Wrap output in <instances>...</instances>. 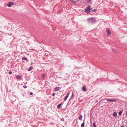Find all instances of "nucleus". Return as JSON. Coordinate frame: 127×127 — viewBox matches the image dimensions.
<instances>
[{
    "label": "nucleus",
    "mask_w": 127,
    "mask_h": 127,
    "mask_svg": "<svg viewBox=\"0 0 127 127\" xmlns=\"http://www.w3.org/2000/svg\"><path fill=\"white\" fill-rule=\"evenodd\" d=\"M71 1L72 3H75L76 2L75 1H74L73 0H71Z\"/></svg>",
    "instance_id": "nucleus-15"
},
{
    "label": "nucleus",
    "mask_w": 127,
    "mask_h": 127,
    "mask_svg": "<svg viewBox=\"0 0 127 127\" xmlns=\"http://www.w3.org/2000/svg\"><path fill=\"white\" fill-rule=\"evenodd\" d=\"M45 76V75H43L42 76V77H44Z\"/></svg>",
    "instance_id": "nucleus-26"
},
{
    "label": "nucleus",
    "mask_w": 127,
    "mask_h": 127,
    "mask_svg": "<svg viewBox=\"0 0 127 127\" xmlns=\"http://www.w3.org/2000/svg\"><path fill=\"white\" fill-rule=\"evenodd\" d=\"M82 115H81L79 118V120H81L82 119Z\"/></svg>",
    "instance_id": "nucleus-12"
},
{
    "label": "nucleus",
    "mask_w": 127,
    "mask_h": 127,
    "mask_svg": "<svg viewBox=\"0 0 127 127\" xmlns=\"http://www.w3.org/2000/svg\"><path fill=\"white\" fill-rule=\"evenodd\" d=\"M85 125V123L84 122L83 123L81 124V127H84Z\"/></svg>",
    "instance_id": "nucleus-14"
},
{
    "label": "nucleus",
    "mask_w": 127,
    "mask_h": 127,
    "mask_svg": "<svg viewBox=\"0 0 127 127\" xmlns=\"http://www.w3.org/2000/svg\"><path fill=\"white\" fill-rule=\"evenodd\" d=\"M27 58H22V59L23 60H26L27 59Z\"/></svg>",
    "instance_id": "nucleus-18"
},
{
    "label": "nucleus",
    "mask_w": 127,
    "mask_h": 127,
    "mask_svg": "<svg viewBox=\"0 0 127 127\" xmlns=\"http://www.w3.org/2000/svg\"><path fill=\"white\" fill-rule=\"evenodd\" d=\"M32 94H33V93L32 92H31L30 94V95H32Z\"/></svg>",
    "instance_id": "nucleus-24"
},
{
    "label": "nucleus",
    "mask_w": 127,
    "mask_h": 127,
    "mask_svg": "<svg viewBox=\"0 0 127 127\" xmlns=\"http://www.w3.org/2000/svg\"><path fill=\"white\" fill-rule=\"evenodd\" d=\"M122 111H120L119 112V115H121L122 114Z\"/></svg>",
    "instance_id": "nucleus-17"
},
{
    "label": "nucleus",
    "mask_w": 127,
    "mask_h": 127,
    "mask_svg": "<svg viewBox=\"0 0 127 127\" xmlns=\"http://www.w3.org/2000/svg\"><path fill=\"white\" fill-rule=\"evenodd\" d=\"M106 31L108 35H109L111 34V31L109 29H107Z\"/></svg>",
    "instance_id": "nucleus-3"
},
{
    "label": "nucleus",
    "mask_w": 127,
    "mask_h": 127,
    "mask_svg": "<svg viewBox=\"0 0 127 127\" xmlns=\"http://www.w3.org/2000/svg\"><path fill=\"white\" fill-rule=\"evenodd\" d=\"M74 96V94L73 93H72V96H71V97L70 98V99L72 98Z\"/></svg>",
    "instance_id": "nucleus-16"
},
{
    "label": "nucleus",
    "mask_w": 127,
    "mask_h": 127,
    "mask_svg": "<svg viewBox=\"0 0 127 127\" xmlns=\"http://www.w3.org/2000/svg\"><path fill=\"white\" fill-rule=\"evenodd\" d=\"M23 87L24 88H27V86L26 85H24L23 86Z\"/></svg>",
    "instance_id": "nucleus-22"
},
{
    "label": "nucleus",
    "mask_w": 127,
    "mask_h": 127,
    "mask_svg": "<svg viewBox=\"0 0 127 127\" xmlns=\"http://www.w3.org/2000/svg\"><path fill=\"white\" fill-rule=\"evenodd\" d=\"M61 104H59L57 106V108H60L61 107Z\"/></svg>",
    "instance_id": "nucleus-11"
},
{
    "label": "nucleus",
    "mask_w": 127,
    "mask_h": 127,
    "mask_svg": "<svg viewBox=\"0 0 127 127\" xmlns=\"http://www.w3.org/2000/svg\"><path fill=\"white\" fill-rule=\"evenodd\" d=\"M92 11L94 12H96L97 11V9H95L93 10H92Z\"/></svg>",
    "instance_id": "nucleus-19"
},
{
    "label": "nucleus",
    "mask_w": 127,
    "mask_h": 127,
    "mask_svg": "<svg viewBox=\"0 0 127 127\" xmlns=\"http://www.w3.org/2000/svg\"><path fill=\"white\" fill-rule=\"evenodd\" d=\"M88 2L90 1L91 0H87Z\"/></svg>",
    "instance_id": "nucleus-25"
},
{
    "label": "nucleus",
    "mask_w": 127,
    "mask_h": 127,
    "mask_svg": "<svg viewBox=\"0 0 127 127\" xmlns=\"http://www.w3.org/2000/svg\"><path fill=\"white\" fill-rule=\"evenodd\" d=\"M89 19L90 20H92V23H94L96 22L95 19L93 18H91Z\"/></svg>",
    "instance_id": "nucleus-5"
},
{
    "label": "nucleus",
    "mask_w": 127,
    "mask_h": 127,
    "mask_svg": "<svg viewBox=\"0 0 127 127\" xmlns=\"http://www.w3.org/2000/svg\"><path fill=\"white\" fill-rule=\"evenodd\" d=\"M14 2H8L7 4V5L9 7H10L11 6L14 4Z\"/></svg>",
    "instance_id": "nucleus-2"
},
{
    "label": "nucleus",
    "mask_w": 127,
    "mask_h": 127,
    "mask_svg": "<svg viewBox=\"0 0 127 127\" xmlns=\"http://www.w3.org/2000/svg\"><path fill=\"white\" fill-rule=\"evenodd\" d=\"M12 73V72L11 71H9V73L10 74H11Z\"/></svg>",
    "instance_id": "nucleus-21"
},
{
    "label": "nucleus",
    "mask_w": 127,
    "mask_h": 127,
    "mask_svg": "<svg viewBox=\"0 0 127 127\" xmlns=\"http://www.w3.org/2000/svg\"><path fill=\"white\" fill-rule=\"evenodd\" d=\"M98 102V101L97 100L96 101V102Z\"/></svg>",
    "instance_id": "nucleus-28"
},
{
    "label": "nucleus",
    "mask_w": 127,
    "mask_h": 127,
    "mask_svg": "<svg viewBox=\"0 0 127 127\" xmlns=\"http://www.w3.org/2000/svg\"><path fill=\"white\" fill-rule=\"evenodd\" d=\"M61 88V87H57L55 88L54 90L55 91H59Z\"/></svg>",
    "instance_id": "nucleus-4"
},
{
    "label": "nucleus",
    "mask_w": 127,
    "mask_h": 127,
    "mask_svg": "<svg viewBox=\"0 0 127 127\" xmlns=\"http://www.w3.org/2000/svg\"><path fill=\"white\" fill-rule=\"evenodd\" d=\"M93 125L94 127H96V126L95 123H93Z\"/></svg>",
    "instance_id": "nucleus-20"
},
{
    "label": "nucleus",
    "mask_w": 127,
    "mask_h": 127,
    "mask_svg": "<svg viewBox=\"0 0 127 127\" xmlns=\"http://www.w3.org/2000/svg\"><path fill=\"white\" fill-rule=\"evenodd\" d=\"M32 69V67L31 66L29 67V68L28 69V71H30Z\"/></svg>",
    "instance_id": "nucleus-10"
},
{
    "label": "nucleus",
    "mask_w": 127,
    "mask_h": 127,
    "mask_svg": "<svg viewBox=\"0 0 127 127\" xmlns=\"http://www.w3.org/2000/svg\"><path fill=\"white\" fill-rule=\"evenodd\" d=\"M107 101H111V102H113L115 101V100L113 99H106Z\"/></svg>",
    "instance_id": "nucleus-6"
},
{
    "label": "nucleus",
    "mask_w": 127,
    "mask_h": 127,
    "mask_svg": "<svg viewBox=\"0 0 127 127\" xmlns=\"http://www.w3.org/2000/svg\"><path fill=\"white\" fill-rule=\"evenodd\" d=\"M92 8L90 5L88 6L85 10V12L86 13H89L90 12L91 10H92Z\"/></svg>",
    "instance_id": "nucleus-1"
},
{
    "label": "nucleus",
    "mask_w": 127,
    "mask_h": 127,
    "mask_svg": "<svg viewBox=\"0 0 127 127\" xmlns=\"http://www.w3.org/2000/svg\"><path fill=\"white\" fill-rule=\"evenodd\" d=\"M117 115V113L116 112H115L113 114V116L114 117H116Z\"/></svg>",
    "instance_id": "nucleus-9"
},
{
    "label": "nucleus",
    "mask_w": 127,
    "mask_h": 127,
    "mask_svg": "<svg viewBox=\"0 0 127 127\" xmlns=\"http://www.w3.org/2000/svg\"><path fill=\"white\" fill-rule=\"evenodd\" d=\"M55 93H54L53 94V96H54L55 95Z\"/></svg>",
    "instance_id": "nucleus-23"
},
{
    "label": "nucleus",
    "mask_w": 127,
    "mask_h": 127,
    "mask_svg": "<svg viewBox=\"0 0 127 127\" xmlns=\"http://www.w3.org/2000/svg\"><path fill=\"white\" fill-rule=\"evenodd\" d=\"M21 77L19 75H17L16 76L17 79H20Z\"/></svg>",
    "instance_id": "nucleus-13"
},
{
    "label": "nucleus",
    "mask_w": 127,
    "mask_h": 127,
    "mask_svg": "<svg viewBox=\"0 0 127 127\" xmlns=\"http://www.w3.org/2000/svg\"><path fill=\"white\" fill-rule=\"evenodd\" d=\"M126 115L127 116V111L126 112Z\"/></svg>",
    "instance_id": "nucleus-29"
},
{
    "label": "nucleus",
    "mask_w": 127,
    "mask_h": 127,
    "mask_svg": "<svg viewBox=\"0 0 127 127\" xmlns=\"http://www.w3.org/2000/svg\"><path fill=\"white\" fill-rule=\"evenodd\" d=\"M121 127H125L123 126H122Z\"/></svg>",
    "instance_id": "nucleus-27"
},
{
    "label": "nucleus",
    "mask_w": 127,
    "mask_h": 127,
    "mask_svg": "<svg viewBox=\"0 0 127 127\" xmlns=\"http://www.w3.org/2000/svg\"><path fill=\"white\" fill-rule=\"evenodd\" d=\"M82 89L83 91H86V87L85 86H84L82 88Z\"/></svg>",
    "instance_id": "nucleus-8"
},
{
    "label": "nucleus",
    "mask_w": 127,
    "mask_h": 127,
    "mask_svg": "<svg viewBox=\"0 0 127 127\" xmlns=\"http://www.w3.org/2000/svg\"><path fill=\"white\" fill-rule=\"evenodd\" d=\"M69 94H70L69 93H68L67 94V95L65 97L64 99L65 101H66V100L67 99V98L68 97V96L69 95Z\"/></svg>",
    "instance_id": "nucleus-7"
}]
</instances>
